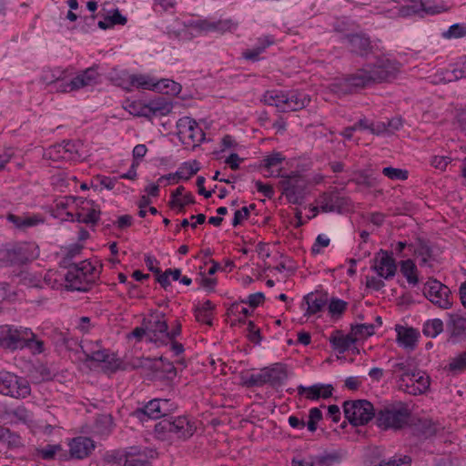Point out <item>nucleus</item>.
Listing matches in <instances>:
<instances>
[{
  "mask_svg": "<svg viewBox=\"0 0 466 466\" xmlns=\"http://www.w3.org/2000/svg\"><path fill=\"white\" fill-rule=\"evenodd\" d=\"M400 68V64L397 60H374L345 77L337 79L329 85V89L338 96L359 93L375 84L395 78Z\"/></svg>",
  "mask_w": 466,
  "mask_h": 466,
  "instance_id": "f257e3e1",
  "label": "nucleus"
},
{
  "mask_svg": "<svg viewBox=\"0 0 466 466\" xmlns=\"http://www.w3.org/2000/svg\"><path fill=\"white\" fill-rule=\"evenodd\" d=\"M400 272L407 279V281L411 285H416L419 282L417 275V268L411 259L403 260L400 263Z\"/></svg>",
  "mask_w": 466,
  "mask_h": 466,
  "instance_id": "473e14b6",
  "label": "nucleus"
},
{
  "mask_svg": "<svg viewBox=\"0 0 466 466\" xmlns=\"http://www.w3.org/2000/svg\"><path fill=\"white\" fill-rule=\"evenodd\" d=\"M304 299L308 304L307 315H313L321 311L328 302L327 296L321 293H309Z\"/></svg>",
  "mask_w": 466,
  "mask_h": 466,
  "instance_id": "a878e982",
  "label": "nucleus"
},
{
  "mask_svg": "<svg viewBox=\"0 0 466 466\" xmlns=\"http://www.w3.org/2000/svg\"><path fill=\"white\" fill-rule=\"evenodd\" d=\"M319 390L321 389L319 387V385H314L309 388L305 387H299L298 391L299 394H305L306 398L309 400H318L320 398Z\"/></svg>",
  "mask_w": 466,
  "mask_h": 466,
  "instance_id": "4d7b16f0",
  "label": "nucleus"
},
{
  "mask_svg": "<svg viewBox=\"0 0 466 466\" xmlns=\"http://www.w3.org/2000/svg\"><path fill=\"white\" fill-rule=\"evenodd\" d=\"M34 247L30 244H21L7 249L6 257L8 260L15 264H25L35 258Z\"/></svg>",
  "mask_w": 466,
  "mask_h": 466,
  "instance_id": "6ab92c4d",
  "label": "nucleus"
},
{
  "mask_svg": "<svg viewBox=\"0 0 466 466\" xmlns=\"http://www.w3.org/2000/svg\"><path fill=\"white\" fill-rule=\"evenodd\" d=\"M265 296L262 292H258L248 296V300H241L242 303H248L251 308H256L264 302Z\"/></svg>",
  "mask_w": 466,
  "mask_h": 466,
  "instance_id": "0e129e2a",
  "label": "nucleus"
},
{
  "mask_svg": "<svg viewBox=\"0 0 466 466\" xmlns=\"http://www.w3.org/2000/svg\"><path fill=\"white\" fill-rule=\"evenodd\" d=\"M109 351L107 350H93L91 351L90 353H87L86 354V358L87 360H92V361H96L97 362L98 364H100L102 362V360L107 357V353Z\"/></svg>",
  "mask_w": 466,
  "mask_h": 466,
  "instance_id": "69168bd1",
  "label": "nucleus"
},
{
  "mask_svg": "<svg viewBox=\"0 0 466 466\" xmlns=\"http://www.w3.org/2000/svg\"><path fill=\"white\" fill-rule=\"evenodd\" d=\"M68 446L70 457L79 460L88 457L96 447L93 440L84 436L73 438Z\"/></svg>",
  "mask_w": 466,
  "mask_h": 466,
  "instance_id": "f3484780",
  "label": "nucleus"
},
{
  "mask_svg": "<svg viewBox=\"0 0 466 466\" xmlns=\"http://www.w3.org/2000/svg\"><path fill=\"white\" fill-rule=\"evenodd\" d=\"M34 338L31 329L23 326H0V348L16 350L25 348L29 339Z\"/></svg>",
  "mask_w": 466,
  "mask_h": 466,
  "instance_id": "39448f33",
  "label": "nucleus"
},
{
  "mask_svg": "<svg viewBox=\"0 0 466 466\" xmlns=\"http://www.w3.org/2000/svg\"><path fill=\"white\" fill-rule=\"evenodd\" d=\"M372 268L380 278L388 279L396 274L397 265L391 254L380 249L373 258Z\"/></svg>",
  "mask_w": 466,
  "mask_h": 466,
  "instance_id": "ddd939ff",
  "label": "nucleus"
},
{
  "mask_svg": "<svg viewBox=\"0 0 466 466\" xmlns=\"http://www.w3.org/2000/svg\"><path fill=\"white\" fill-rule=\"evenodd\" d=\"M214 305L210 300L205 301L200 307L196 309V319L198 322L206 323L209 326L212 325V310Z\"/></svg>",
  "mask_w": 466,
  "mask_h": 466,
  "instance_id": "2f4dec72",
  "label": "nucleus"
},
{
  "mask_svg": "<svg viewBox=\"0 0 466 466\" xmlns=\"http://www.w3.org/2000/svg\"><path fill=\"white\" fill-rule=\"evenodd\" d=\"M148 108V117L152 116H167L172 111V104L164 98L152 100L147 104Z\"/></svg>",
  "mask_w": 466,
  "mask_h": 466,
  "instance_id": "c85d7f7f",
  "label": "nucleus"
},
{
  "mask_svg": "<svg viewBox=\"0 0 466 466\" xmlns=\"http://www.w3.org/2000/svg\"><path fill=\"white\" fill-rule=\"evenodd\" d=\"M274 43V40L270 36H266L264 38L259 39L258 46L256 47L247 50L243 53L244 58H256L259 56L266 47L269 46Z\"/></svg>",
  "mask_w": 466,
  "mask_h": 466,
  "instance_id": "e433bc0d",
  "label": "nucleus"
},
{
  "mask_svg": "<svg viewBox=\"0 0 466 466\" xmlns=\"http://www.w3.org/2000/svg\"><path fill=\"white\" fill-rule=\"evenodd\" d=\"M350 49L359 56H367L368 50L370 48V38L361 34L348 35Z\"/></svg>",
  "mask_w": 466,
  "mask_h": 466,
  "instance_id": "4be33fe9",
  "label": "nucleus"
},
{
  "mask_svg": "<svg viewBox=\"0 0 466 466\" xmlns=\"http://www.w3.org/2000/svg\"><path fill=\"white\" fill-rule=\"evenodd\" d=\"M392 374L399 379V388L409 394L424 393L430 387L429 376L410 369L406 362L395 363L392 366Z\"/></svg>",
  "mask_w": 466,
  "mask_h": 466,
  "instance_id": "f03ea898",
  "label": "nucleus"
},
{
  "mask_svg": "<svg viewBox=\"0 0 466 466\" xmlns=\"http://www.w3.org/2000/svg\"><path fill=\"white\" fill-rule=\"evenodd\" d=\"M254 208L255 205L251 204L249 207H243L241 209L237 210L234 214V218L232 222L233 226L236 227L238 225H240L243 221L248 219L250 213V209Z\"/></svg>",
  "mask_w": 466,
  "mask_h": 466,
  "instance_id": "864d4df0",
  "label": "nucleus"
},
{
  "mask_svg": "<svg viewBox=\"0 0 466 466\" xmlns=\"http://www.w3.org/2000/svg\"><path fill=\"white\" fill-rule=\"evenodd\" d=\"M195 431L196 427L187 417H177L174 420L164 419L155 425V431L160 438H164L167 433H173L179 439H187Z\"/></svg>",
  "mask_w": 466,
  "mask_h": 466,
  "instance_id": "6e6552de",
  "label": "nucleus"
},
{
  "mask_svg": "<svg viewBox=\"0 0 466 466\" xmlns=\"http://www.w3.org/2000/svg\"><path fill=\"white\" fill-rule=\"evenodd\" d=\"M175 409L174 405L166 399H155L147 402L141 412L150 419H160L167 416Z\"/></svg>",
  "mask_w": 466,
  "mask_h": 466,
  "instance_id": "dca6fc26",
  "label": "nucleus"
},
{
  "mask_svg": "<svg viewBox=\"0 0 466 466\" xmlns=\"http://www.w3.org/2000/svg\"><path fill=\"white\" fill-rule=\"evenodd\" d=\"M255 185L258 191L262 193L265 197L268 198H273L275 192L271 185L263 184L261 181H257Z\"/></svg>",
  "mask_w": 466,
  "mask_h": 466,
  "instance_id": "338daca9",
  "label": "nucleus"
},
{
  "mask_svg": "<svg viewBox=\"0 0 466 466\" xmlns=\"http://www.w3.org/2000/svg\"><path fill=\"white\" fill-rule=\"evenodd\" d=\"M61 145L63 147V153H65V157L66 160H77L84 158L82 152L83 143L81 141L68 140L64 141Z\"/></svg>",
  "mask_w": 466,
  "mask_h": 466,
  "instance_id": "cd10ccee",
  "label": "nucleus"
},
{
  "mask_svg": "<svg viewBox=\"0 0 466 466\" xmlns=\"http://www.w3.org/2000/svg\"><path fill=\"white\" fill-rule=\"evenodd\" d=\"M129 82L133 87L138 89L156 90L157 78L147 75H132Z\"/></svg>",
  "mask_w": 466,
  "mask_h": 466,
  "instance_id": "c756f323",
  "label": "nucleus"
},
{
  "mask_svg": "<svg viewBox=\"0 0 466 466\" xmlns=\"http://www.w3.org/2000/svg\"><path fill=\"white\" fill-rule=\"evenodd\" d=\"M329 238L324 235H319L316 238V242L313 244L311 248V252L313 254H319L321 251V248H326L329 245Z\"/></svg>",
  "mask_w": 466,
  "mask_h": 466,
  "instance_id": "680f3d73",
  "label": "nucleus"
},
{
  "mask_svg": "<svg viewBox=\"0 0 466 466\" xmlns=\"http://www.w3.org/2000/svg\"><path fill=\"white\" fill-rule=\"evenodd\" d=\"M76 205V211L75 215L71 212L66 213L68 217L72 218V220H74V217H76L77 222L92 225L98 221L100 218V208L95 201L78 198Z\"/></svg>",
  "mask_w": 466,
  "mask_h": 466,
  "instance_id": "f8f14e48",
  "label": "nucleus"
},
{
  "mask_svg": "<svg viewBox=\"0 0 466 466\" xmlns=\"http://www.w3.org/2000/svg\"><path fill=\"white\" fill-rule=\"evenodd\" d=\"M410 461V458L408 456H404L403 458L400 459H390L388 461H381L376 466H400L403 463H409Z\"/></svg>",
  "mask_w": 466,
  "mask_h": 466,
  "instance_id": "774afa93",
  "label": "nucleus"
},
{
  "mask_svg": "<svg viewBox=\"0 0 466 466\" xmlns=\"http://www.w3.org/2000/svg\"><path fill=\"white\" fill-rule=\"evenodd\" d=\"M237 27V23L233 22L231 19L226 20H218L214 22V31H218L219 33L231 32Z\"/></svg>",
  "mask_w": 466,
  "mask_h": 466,
  "instance_id": "5fc2aeb1",
  "label": "nucleus"
},
{
  "mask_svg": "<svg viewBox=\"0 0 466 466\" xmlns=\"http://www.w3.org/2000/svg\"><path fill=\"white\" fill-rule=\"evenodd\" d=\"M302 178L299 175L285 177L279 181V187L290 203H298L303 186Z\"/></svg>",
  "mask_w": 466,
  "mask_h": 466,
  "instance_id": "2eb2a0df",
  "label": "nucleus"
},
{
  "mask_svg": "<svg viewBox=\"0 0 466 466\" xmlns=\"http://www.w3.org/2000/svg\"><path fill=\"white\" fill-rule=\"evenodd\" d=\"M99 270L88 260L70 266L66 274L67 287L71 289L86 291L96 282Z\"/></svg>",
  "mask_w": 466,
  "mask_h": 466,
  "instance_id": "7ed1b4c3",
  "label": "nucleus"
},
{
  "mask_svg": "<svg viewBox=\"0 0 466 466\" xmlns=\"http://www.w3.org/2000/svg\"><path fill=\"white\" fill-rule=\"evenodd\" d=\"M420 430L426 437L434 435L437 431V426L430 420L420 421Z\"/></svg>",
  "mask_w": 466,
  "mask_h": 466,
  "instance_id": "052dcab7",
  "label": "nucleus"
},
{
  "mask_svg": "<svg viewBox=\"0 0 466 466\" xmlns=\"http://www.w3.org/2000/svg\"><path fill=\"white\" fill-rule=\"evenodd\" d=\"M424 295L431 303L441 309H448L452 305L450 289L436 279L429 280L426 283Z\"/></svg>",
  "mask_w": 466,
  "mask_h": 466,
  "instance_id": "9b49d317",
  "label": "nucleus"
},
{
  "mask_svg": "<svg viewBox=\"0 0 466 466\" xmlns=\"http://www.w3.org/2000/svg\"><path fill=\"white\" fill-rule=\"evenodd\" d=\"M240 384L246 387H261L265 384L262 370L260 372L251 375H242Z\"/></svg>",
  "mask_w": 466,
  "mask_h": 466,
  "instance_id": "a19ab883",
  "label": "nucleus"
},
{
  "mask_svg": "<svg viewBox=\"0 0 466 466\" xmlns=\"http://www.w3.org/2000/svg\"><path fill=\"white\" fill-rule=\"evenodd\" d=\"M268 106H276L279 111L289 112L303 109L310 103L309 96L301 93L284 94L279 91H268L263 96Z\"/></svg>",
  "mask_w": 466,
  "mask_h": 466,
  "instance_id": "20e7f679",
  "label": "nucleus"
},
{
  "mask_svg": "<svg viewBox=\"0 0 466 466\" xmlns=\"http://www.w3.org/2000/svg\"><path fill=\"white\" fill-rule=\"evenodd\" d=\"M194 198L191 193H185L182 197L177 199H171L169 201V206L173 209H177L178 211H183L184 208L187 205L193 204Z\"/></svg>",
  "mask_w": 466,
  "mask_h": 466,
  "instance_id": "09e8293b",
  "label": "nucleus"
},
{
  "mask_svg": "<svg viewBox=\"0 0 466 466\" xmlns=\"http://www.w3.org/2000/svg\"><path fill=\"white\" fill-rule=\"evenodd\" d=\"M347 203L348 200L345 198L335 192L323 193L318 199L322 212H339Z\"/></svg>",
  "mask_w": 466,
  "mask_h": 466,
  "instance_id": "a211bd4d",
  "label": "nucleus"
},
{
  "mask_svg": "<svg viewBox=\"0 0 466 466\" xmlns=\"http://www.w3.org/2000/svg\"><path fill=\"white\" fill-rule=\"evenodd\" d=\"M322 413L319 409L313 408L309 410V421L307 427L310 431H315L317 429V423L321 420Z\"/></svg>",
  "mask_w": 466,
  "mask_h": 466,
  "instance_id": "6e6d98bb",
  "label": "nucleus"
},
{
  "mask_svg": "<svg viewBox=\"0 0 466 466\" xmlns=\"http://www.w3.org/2000/svg\"><path fill=\"white\" fill-rule=\"evenodd\" d=\"M340 459V455L338 452L327 453L322 456H319L315 460L316 466H331L338 462Z\"/></svg>",
  "mask_w": 466,
  "mask_h": 466,
  "instance_id": "603ef678",
  "label": "nucleus"
},
{
  "mask_svg": "<svg viewBox=\"0 0 466 466\" xmlns=\"http://www.w3.org/2000/svg\"><path fill=\"white\" fill-rule=\"evenodd\" d=\"M31 389L27 380L9 372H0V393L13 398H26Z\"/></svg>",
  "mask_w": 466,
  "mask_h": 466,
  "instance_id": "1a4fd4ad",
  "label": "nucleus"
},
{
  "mask_svg": "<svg viewBox=\"0 0 466 466\" xmlns=\"http://www.w3.org/2000/svg\"><path fill=\"white\" fill-rule=\"evenodd\" d=\"M169 96H176L180 93L181 86L170 79H157L156 90Z\"/></svg>",
  "mask_w": 466,
  "mask_h": 466,
  "instance_id": "7c9ffc66",
  "label": "nucleus"
},
{
  "mask_svg": "<svg viewBox=\"0 0 466 466\" xmlns=\"http://www.w3.org/2000/svg\"><path fill=\"white\" fill-rule=\"evenodd\" d=\"M284 160L285 157L280 152H273L272 154L267 156L263 159V164L261 165V167H263L268 172L267 177H283L281 175V168H277L276 170H274V168L280 166Z\"/></svg>",
  "mask_w": 466,
  "mask_h": 466,
  "instance_id": "b1692460",
  "label": "nucleus"
},
{
  "mask_svg": "<svg viewBox=\"0 0 466 466\" xmlns=\"http://www.w3.org/2000/svg\"><path fill=\"white\" fill-rule=\"evenodd\" d=\"M98 73L94 67H90L78 74L70 81L71 87L76 90L96 83Z\"/></svg>",
  "mask_w": 466,
  "mask_h": 466,
  "instance_id": "5701e85b",
  "label": "nucleus"
},
{
  "mask_svg": "<svg viewBox=\"0 0 466 466\" xmlns=\"http://www.w3.org/2000/svg\"><path fill=\"white\" fill-rule=\"evenodd\" d=\"M167 323L165 315L159 312H154L149 316L147 322V331L149 339L154 341L167 339Z\"/></svg>",
  "mask_w": 466,
  "mask_h": 466,
  "instance_id": "4468645a",
  "label": "nucleus"
},
{
  "mask_svg": "<svg viewBox=\"0 0 466 466\" xmlns=\"http://www.w3.org/2000/svg\"><path fill=\"white\" fill-rule=\"evenodd\" d=\"M446 39L461 38L466 36V25L454 24L449 27L447 31L442 34Z\"/></svg>",
  "mask_w": 466,
  "mask_h": 466,
  "instance_id": "3c124183",
  "label": "nucleus"
},
{
  "mask_svg": "<svg viewBox=\"0 0 466 466\" xmlns=\"http://www.w3.org/2000/svg\"><path fill=\"white\" fill-rule=\"evenodd\" d=\"M99 367L105 371L114 372L122 368V361L116 357L114 353L108 352Z\"/></svg>",
  "mask_w": 466,
  "mask_h": 466,
  "instance_id": "ea45409f",
  "label": "nucleus"
},
{
  "mask_svg": "<svg viewBox=\"0 0 466 466\" xmlns=\"http://www.w3.org/2000/svg\"><path fill=\"white\" fill-rule=\"evenodd\" d=\"M396 331L397 340L400 345L405 348H414L418 339V332L414 329L397 326Z\"/></svg>",
  "mask_w": 466,
  "mask_h": 466,
  "instance_id": "bb28decb",
  "label": "nucleus"
},
{
  "mask_svg": "<svg viewBox=\"0 0 466 466\" xmlns=\"http://www.w3.org/2000/svg\"><path fill=\"white\" fill-rule=\"evenodd\" d=\"M188 26L198 32H210L214 31V22L208 20H198L189 23Z\"/></svg>",
  "mask_w": 466,
  "mask_h": 466,
  "instance_id": "bf43d9fd",
  "label": "nucleus"
},
{
  "mask_svg": "<svg viewBox=\"0 0 466 466\" xmlns=\"http://www.w3.org/2000/svg\"><path fill=\"white\" fill-rule=\"evenodd\" d=\"M262 371L265 384L279 385L288 378L287 369L282 364H274L271 367L263 369Z\"/></svg>",
  "mask_w": 466,
  "mask_h": 466,
  "instance_id": "412c9836",
  "label": "nucleus"
},
{
  "mask_svg": "<svg viewBox=\"0 0 466 466\" xmlns=\"http://www.w3.org/2000/svg\"><path fill=\"white\" fill-rule=\"evenodd\" d=\"M329 342L334 350L340 353L345 352L355 342L352 334H343L340 330H335L329 337Z\"/></svg>",
  "mask_w": 466,
  "mask_h": 466,
  "instance_id": "393cba45",
  "label": "nucleus"
},
{
  "mask_svg": "<svg viewBox=\"0 0 466 466\" xmlns=\"http://www.w3.org/2000/svg\"><path fill=\"white\" fill-rule=\"evenodd\" d=\"M46 158L51 159L54 162H59L61 160H66L65 153H63V147L61 144L55 145L46 149L44 153Z\"/></svg>",
  "mask_w": 466,
  "mask_h": 466,
  "instance_id": "8fccbe9b",
  "label": "nucleus"
},
{
  "mask_svg": "<svg viewBox=\"0 0 466 466\" xmlns=\"http://www.w3.org/2000/svg\"><path fill=\"white\" fill-rule=\"evenodd\" d=\"M25 348L29 349L33 354H40L45 350L44 341L37 339L35 333L34 338L25 343Z\"/></svg>",
  "mask_w": 466,
  "mask_h": 466,
  "instance_id": "13d9d810",
  "label": "nucleus"
},
{
  "mask_svg": "<svg viewBox=\"0 0 466 466\" xmlns=\"http://www.w3.org/2000/svg\"><path fill=\"white\" fill-rule=\"evenodd\" d=\"M127 17L122 15L120 12L117 9H116L114 10L111 15H106L105 16L104 20L99 21L98 26L99 28L106 30L107 28L114 26L115 25H124L127 23Z\"/></svg>",
  "mask_w": 466,
  "mask_h": 466,
  "instance_id": "72a5a7b5",
  "label": "nucleus"
},
{
  "mask_svg": "<svg viewBox=\"0 0 466 466\" xmlns=\"http://www.w3.org/2000/svg\"><path fill=\"white\" fill-rule=\"evenodd\" d=\"M373 324H358L351 328V334L355 341L366 339L374 334Z\"/></svg>",
  "mask_w": 466,
  "mask_h": 466,
  "instance_id": "f704fd0d",
  "label": "nucleus"
},
{
  "mask_svg": "<svg viewBox=\"0 0 466 466\" xmlns=\"http://www.w3.org/2000/svg\"><path fill=\"white\" fill-rule=\"evenodd\" d=\"M124 107L135 116L148 117V108L147 107V105L139 101H127Z\"/></svg>",
  "mask_w": 466,
  "mask_h": 466,
  "instance_id": "58836bf2",
  "label": "nucleus"
},
{
  "mask_svg": "<svg viewBox=\"0 0 466 466\" xmlns=\"http://www.w3.org/2000/svg\"><path fill=\"white\" fill-rule=\"evenodd\" d=\"M199 167L197 161L189 164L186 163L177 171V178L187 180L195 175Z\"/></svg>",
  "mask_w": 466,
  "mask_h": 466,
  "instance_id": "c03bdc74",
  "label": "nucleus"
},
{
  "mask_svg": "<svg viewBox=\"0 0 466 466\" xmlns=\"http://www.w3.org/2000/svg\"><path fill=\"white\" fill-rule=\"evenodd\" d=\"M177 136L186 146L195 147L204 140L205 133L198 123L188 116L180 118L177 121Z\"/></svg>",
  "mask_w": 466,
  "mask_h": 466,
  "instance_id": "9d476101",
  "label": "nucleus"
},
{
  "mask_svg": "<svg viewBox=\"0 0 466 466\" xmlns=\"http://www.w3.org/2000/svg\"><path fill=\"white\" fill-rule=\"evenodd\" d=\"M450 332V339L457 342L466 338V318H462L458 314L450 315L447 324Z\"/></svg>",
  "mask_w": 466,
  "mask_h": 466,
  "instance_id": "aec40b11",
  "label": "nucleus"
},
{
  "mask_svg": "<svg viewBox=\"0 0 466 466\" xmlns=\"http://www.w3.org/2000/svg\"><path fill=\"white\" fill-rule=\"evenodd\" d=\"M382 174L392 180H407L409 172L406 169L387 167L382 169Z\"/></svg>",
  "mask_w": 466,
  "mask_h": 466,
  "instance_id": "a18cd8bd",
  "label": "nucleus"
},
{
  "mask_svg": "<svg viewBox=\"0 0 466 466\" xmlns=\"http://www.w3.org/2000/svg\"><path fill=\"white\" fill-rule=\"evenodd\" d=\"M124 466H149L147 456L138 451H128L126 454V461Z\"/></svg>",
  "mask_w": 466,
  "mask_h": 466,
  "instance_id": "4c0bfd02",
  "label": "nucleus"
},
{
  "mask_svg": "<svg viewBox=\"0 0 466 466\" xmlns=\"http://www.w3.org/2000/svg\"><path fill=\"white\" fill-rule=\"evenodd\" d=\"M343 408L345 417L355 426L364 425L375 416L373 405L366 400H347Z\"/></svg>",
  "mask_w": 466,
  "mask_h": 466,
  "instance_id": "0eeeda50",
  "label": "nucleus"
},
{
  "mask_svg": "<svg viewBox=\"0 0 466 466\" xmlns=\"http://www.w3.org/2000/svg\"><path fill=\"white\" fill-rule=\"evenodd\" d=\"M449 75L447 76L449 81L458 80L466 77V60L457 61Z\"/></svg>",
  "mask_w": 466,
  "mask_h": 466,
  "instance_id": "49530a36",
  "label": "nucleus"
},
{
  "mask_svg": "<svg viewBox=\"0 0 466 466\" xmlns=\"http://www.w3.org/2000/svg\"><path fill=\"white\" fill-rule=\"evenodd\" d=\"M451 162V158L448 157L435 156L432 157L431 164L436 169L444 171Z\"/></svg>",
  "mask_w": 466,
  "mask_h": 466,
  "instance_id": "e2e57ef3",
  "label": "nucleus"
},
{
  "mask_svg": "<svg viewBox=\"0 0 466 466\" xmlns=\"http://www.w3.org/2000/svg\"><path fill=\"white\" fill-rule=\"evenodd\" d=\"M443 330V323L439 319L429 320L425 323L423 333L427 337L435 338Z\"/></svg>",
  "mask_w": 466,
  "mask_h": 466,
  "instance_id": "79ce46f5",
  "label": "nucleus"
},
{
  "mask_svg": "<svg viewBox=\"0 0 466 466\" xmlns=\"http://www.w3.org/2000/svg\"><path fill=\"white\" fill-rule=\"evenodd\" d=\"M8 220L15 224L18 228L33 227L39 223V219L35 217L32 218H22L13 214H9L7 217Z\"/></svg>",
  "mask_w": 466,
  "mask_h": 466,
  "instance_id": "37998d69",
  "label": "nucleus"
},
{
  "mask_svg": "<svg viewBox=\"0 0 466 466\" xmlns=\"http://www.w3.org/2000/svg\"><path fill=\"white\" fill-rule=\"evenodd\" d=\"M113 428V419L110 415H101L96 420L95 431L101 435L108 434Z\"/></svg>",
  "mask_w": 466,
  "mask_h": 466,
  "instance_id": "c9c22d12",
  "label": "nucleus"
},
{
  "mask_svg": "<svg viewBox=\"0 0 466 466\" xmlns=\"http://www.w3.org/2000/svg\"><path fill=\"white\" fill-rule=\"evenodd\" d=\"M448 369L453 372H461L466 370V351L452 358L448 365Z\"/></svg>",
  "mask_w": 466,
  "mask_h": 466,
  "instance_id": "de8ad7c7",
  "label": "nucleus"
},
{
  "mask_svg": "<svg viewBox=\"0 0 466 466\" xmlns=\"http://www.w3.org/2000/svg\"><path fill=\"white\" fill-rule=\"evenodd\" d=\"M409 410L402 404L390 405L379 410L377 424L383 430H400L408 424Z\"/></svg>",
  "mask_w": 466,
  "mask_h": 466,
  "instance_id": "423d86ee",
  "label": "nucleus"
}]
</instances>
